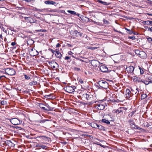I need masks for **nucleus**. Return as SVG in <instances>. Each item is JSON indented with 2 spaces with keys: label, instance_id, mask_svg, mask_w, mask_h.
Masks as SVG:
<instances>
[{
  "label": "nucleus",
  "instance_id": "obj_57",
  "mask_svg": "<svg viewBox=\"0 0 152 152\" xmlns=\"http://www.w3.org/2000/svg\"><path fill=\"white\" fill-rule=\"evenodd\" d=\"M2 35L1 34H0V39L1 38L2 39V40L3 38H2Z\"/></svg>",
  "mask_w": 152,
  "mask_h": 152
},
{
  "label": "nucleus",
  "instance_id": "obj_14",
  "mask_svg": "<svg viewBox=\"0 0 152 152\" xmlns=\"http://www.w3.org/2000/svg\"><path fill=\"white\" fill-rule=\"evenodd\" d=\"M138 56L144 59L146 57L147 55L145 52L141 51Z\"/></svg>",
  "mask_w": 152,
  "mask_h": 152
},
{
  "label": "nucleus",
  "instance_id": "obj_64",
  "mask_svg": "<svg viewBox=\"0 0 152 152\" xmlns=\"http://www.w3.org/2000/svg\"><path fill=\"white\" fill-rule=\"evenodd\" d=\"M8 142H10V143H12V142H11L10 141H9Z\"/></svg>",
  "mask_w": 152,
  "mask_h": 152
},
{
  "label": "nucleus",
  "instance_id": "obj_43",
  "mask_svg": "<svg viewBox=\"0 0 152 152\" xmlns=\"http://www.w3.org/2000/svg\"><path fill=\"white\" fill-rule=\"evenodd\" d=\"M148 80H149L148 81V83L149 84V83H152V80H151V78L149 77V79H148Z\"/></svg>",
  "mask_w": 152,
  "mask_h": 152
},
{
  "label": "nucleus",
  "instance_id": "obj_56",
  "mask_svg": "<svg viewBox=\"0 0 152 152\" xmlns=\"http://www.w3.org/2000/svg\"><path fill=\"white\" fill-rule=\"evenodd\" d=\"M96 144L97 145H99L100 146H101L102 147H103L102 146V145L101 144L99 143H99H96Z\"/></svg>",
  "mask_w": 152,
  "mask_h": 152
},
{
  "label": "nucleus",
  "instance_id": "obj_31",
  "mask_svg": "<svg viewBox=\"0 0 152 152\" xmlns=\"http://www.w3.org/2000/svg\"><path fill=\"white\" fill-rule=\"evenodd\" d=\"M25 78L26 79L28 80L30 79V77L29 76H28L25 74H24Z\"/></svg>",
  "mask_w": 152,
  "mask_h": 152
},
{
  "label": "nucleus",
  "instance_id": "obj_16",
  "mask_svg": "<svg viewBox=\"0 0 152 152\" xmlns=\"http://www.w3.org/2000/svg\"><path fill=\"white\" fill-rule=\"evenodd\" d=\"M68 12L70 13L71 14L73 15H77L78 16H80V15L78 13H77L75 12L74 11H72L70 10H68L67 11Z\"/></svg>",
  "mask_w": 152,
  "mask_h": 152
},
{
  "label": "nucleus",
  "instance_id": "obj_51",
  "mask_svg": "<svg viewBox=\"0 0 152 152\" xmlns=\"http://www.w3.org/2000/svg\"><path fill=\"white\" fill-rule=\"evenodd\" d=\"M135 129H140L141 128L137 126H136Z\"/></svg>",
  "mask_w": 152,
  "mask_h": 152
},
{
  "label": "nucleus",
  "instance_id": "obj_6",
  "mask_svg": "<svg viewBox=\"0 0 152 152\" xmlns=\"http://www.w3.org/2000/svg\"><path fill=\"white\" fill-rule=\"evenodd\" d=\"M90 63L93 66L95 67H99V66L100 64V62L96 60H91V61Z\"/></svg>",
  "mask_w": 152,
  "mask_h": 152
},
{
  "label": "nucleus",
  "instance_id": "obj_8",
  "mask_svg": "<svg viewBox=\"0 0 152 152\" xmlns=\"http://www.w3.org/2000/svg\"><path fill=\"white\" fill-rule=\"evenodd\" d=\"M126 94H125L126 97L127 99H129L130 97L132 96L133 94L131 93L129 89H127L126 91Z\"/></svg>",
  "mask_w": 152,
  "mask_h": 152
},
{
  "label": "nucleus",
  "instance_id": "obj_30",
  "mask_svg": "<svg viewBox=\"0 0 152 152\" xmlns=\"http://www.w3.org/2000/svg\"><path fill=\"white\" fill-rule=\"evenodd\" d=\"M37 137L40 138L44 140H45L46 138H48V137L45 136H40Z\"/></svg>",
  "mask_w": 152,
  "mask_h": 152
},
{
  "label": "nucleus",
  "instance_id": "obj_58",
  "mask_svg": "<svg viewBox=\"0 0 152 152\" xmlns=\"http://www.w3.org/2000/svg\"><path fill=\"white\" fill-rule=\"evenodd\" d=\"M132 34H137V33L135 32H134L133 31V33H132Z\"/></svg>",
  "mask_w": 152,
  "mask_h": 152
},
{
  "label": "nucleus",
  "instance_id": "obj_39",
  "mask_svg": "<svg viewBox=\"0 0 152 152\" xmlns=\"http://www.w3.org/2000/svg\"><path fill=\"white\" fill-rule=\"evenodd\" d=\"M44 9H36V10L37 11L39 12H43Z\"/></svg>",
  "mask_w": 152,
  "mask_h": 152
},
{
  "label": "nucleus",
  "instance_id": "obj_9",
  "mask_svg": "<svg viewBox=\"0 0 152 152\" xmlns=\"http://www.w3.org/2000/svg\"><path fill=\"white\" fill-rule=\"evenodd\" d=\"M124 108L121 107L116 110H114L113 111L115 113L117 114H120V115H122L123 113V111L124 110Z\"/></svg>",
  "mask_w": 152,
  "mask_h": 152
},
{
  "label": "nucleus",
  "instance_id": "obj_2",
  "mask_svg": "<svg viewBox=\"0 0 152 152\" xmlns=\"http://www.w3.org/2000/svg\"><path fill=\"white\" fill-rule=\"evenodd\" d=\"M98 84L100 86L104 88L107 89L108 87V84L107 82L105 81L101 80L99 81Z\"/></svg>",
  "mask_w": 152,
  "mask_h": 152
},
{
  "label": "nucleus",
  "instance_id": "obj_10",
  "mask_svg": "<svg viewBox=\"0 0 152 152\" xmlns=\"http://www.w3.org/2000/svg\"><path fill=\"white\" fill-rule=\"evenodd\" d=\"M100 71L103 72H106L108 71V68L107 67L104 65L99 66V67Z\"/></svg>",
  "mask_w": 152,
  "mask_h": 152
},
{
  "label": "nucleus",
  "instance_id": "obj_13",
  "mask_svg": "<svg viewBox=\"0 0 152 152\" xmlns=\"http://www.w3.org/2000/svg\"><path fill=\"white\" fill-rule=\"evenodd\" d=\"M134 68L133 66H130L126 69L128 73H132L134 70Z\"/></svg>",
  "mask_w": 152,
  "mask_h": 152
},
{
  "label": "nucleus",
  "instance_id": "obj_1",
  "mask_svg": "<svg viewBox=\"0 0 152 152\" xmlns=\"http://www.w3.org/2000/svg\"><path fill=\"white\" fill-rule=\"evenodd\" d=\"M76 87L74 86H67L64 88V90L69 93H72L74 92Z\"/></svg>",
  "mask_w": 152,
  "mask_h": 152
},
{
  "label": "nucleus",
  "instance_id": "obj_53",
  "mask_svg": "<svg viewBox=\"0 0 152 152\" xmlns=\"http://www.w3.org/2000/svg\"><path fill=\"white\" fill-rule=\"evenodd\" d=\"M67 45L68 47H71L72 46L71 45L69 44H67Z\"/></svg>",
  "mask_w": 152,
  "mask_h": 152
},
{
  "label": "nucleus",
  "instance_id": "obj_26",
  "mask_svg": "<svg viewBox=\"0 0 152 152\" xmlns=\"http://www.w3.org/2000/svg\"><path fill=\"white\" fill-rule=\"evenodd\" d=\"M92 127L97 128V124L95 123H92L91 124V125Z\"/></svg>",
  "mask_w": 152,
  "mask_h": 152
},
{
  "label": "nucleus",
  "instance_id": "obj_35",
  "mask_svg": "<svg viewBox=\"0 0 152 152\" xmlns=\"http://www.w3.org/2000/svg\"><path fill=\"white\" fill-rule=\"evenodd\" d=\"M135 111H133L131 113H130L129 115V117H132V115L134 114V113H135Z\"/></svg>",
  "mask_w": 152,
  "mask_h": 152
},
{
  "label": "nucleus",
  "instance_id": "obj_34",
  "mask_svg": "<svg viewBox=\"0 0 152 152\" xmlns=\"http://www.w3.org/2000/svg\"><path fill=\"white\" fill-rule=\"evenodd\" d=\"M141 52V51H140L138 50H135V53L138 55V56H139L140 53Z\"/></svg>",
  "mask_w": 152,
  "mask_h": 152
},
{
  "label": "nucleus",
  "instance_id": "obj_55",
  "mask_svg": "<svg viewBox=\"0 0 152 152\" xmlns=\"http://www.w3.org/2000/svg\"><path fill=\"white\" fill-rule=\"evenodd\" d=\"M149 23L150 24V25L152 26V21H150Z\"/></svg>",
  "mask_w": 152,
  "mask_h": 152
},
{
  "label": "nucleus",
  "instance_id": "obj_52",
  "mask_svg": "<svg viewBox=\"0 0 152 152\" xmlns=\"http://www.w3.org/2000/svg\"><path fill=\"white\" fill-rule=\"evenodd\" d=\"M72 53H72L71 51H70L69 52H68L69 54L70 55H71Z\"/></svg>",
  "mask_w": 152,
  "mask_h": 152
},
{
  "label": "nucleus",
  "instance_id": "obj_19",
  "mask_svg": "<svg viewBox=\"0 0 152 152\" xmlns=\"http://www.w3.org/2000/svg\"><path fill=\"white\" fill-rule=\"evenodd\" d=\"M56 54H55V55L57 58H61L62 56V55L59 51H56Z\"/></svg>",
  "mask_w": 152,
  "mask_h": 152
},
{
  "label": "nucleus",
  "instance_id": "obj_59",
  "mask_svg": "<svg viewBox=\"0 0 152 152\" xmlns=\"http://www.w3.org/2000/svg\"><path fill=\"white\" fill-rule=\"evenodd\" d=\"M147 14H148V15H149L152 16V14H151L147 13Z\"/></svg>",
  "mask_w": 152,
  "mask_h": 152
},
{
  "label": "nucleus",
  "instance_id": "obj_61",
  "mask_svg": "<svg viewBox=\"0 0 152 152\" xmlns=\"http://www.w3.org/2000/svg\"><path fill=\"white\" fill-rule=\"evenodd\" d=\"M77 69L78 71L80 70V69L77 68Z\"/></svg>",
  "mask_w": 152,
  "mask_h": 152
},
{
  "label": "nucleus",
  "instance_id": "obj_12",
  "mask_svg": "<svg viewBox=\"0 0 152 152\" xmlns=\"http://www.w3.org/2000/svg\"><path fill=\"white\" fill-rule=\"evenodd\" d=\"M79 17L81 20L84 22L87 23L90 21L89 19L86 17H85L80 15V16H79Z\"/></svg>",
  "mask_w": 152,
  "mask_h": 152
},
{
  "label": "nucleus",
  "instance_id": "obj_27",
  "mask_svg": "<svg viewBox=\"0 0 152 152\" xmlns=\"http://www.w3.org/2000/svg\"><path fill=\"white\" fill-rule=\"evenodd\" d=\"M150 20L145 21L143 22V23L144 25H150Z\"/></svg>",
  "mask_w": 152,
  "mask_h": 152
},
{
  "label": "nucleus",
  "instance_id": "obj_18",
  "mask_svg": "<svg viewBox=\"0 0 152 152\" xmlns=\"http://www.w3.org/2000/svg\"><path fill=\"white\" fill-rule=\"evenodd\" d=\"M28 18V20L31 23H35L37 22V20L34 19V18Z\"/></svg>",
  "mask_w": 152,
  "mask_h": 152
},
{
  "label": "nucleus",
  "instance_id": "obj_38",
  "mask_svg": "<svg viewBox=\"0 0 152 152\" xmlns=\"http://www.w3.org/2000/svg\"><path fill=\"white\" fill-rule=\"evenodd\" d=\"M129 38L132 39L133 40H134L135 39V36H132L131 37H129Z\"/></svg>",
  "mask_w": 152,
  "mask_h": 152
},
{
  "label": "nucleus",
  "instance_id": "obj_40",
  "mask_svg": "<svg viewBox=\"0 0 152 152\" xmlns=\"http://www.w3.org/2000/svg\"><path fill=\"white\" fill-rule=\"evenodd\" d=\"M0 28L2 29V30L3 31H4V30H5V28H4V26H3V25H1V26H0Z\"/></svg>",
  "mask_w": 152,
  "mask_h": 152
},
{
  "label": "nucleus",
  "instance_id": "obj_41",
  "mask_svg": "<svg viewBox=\"0 0 152 152\" xmlns=\"http://www.w3.org/2000/svg\"><path fill=\"white\" fill-rule=\"evenodd\" d=\"M78 80H79V82L81 84H83V81L82 79L80 78L79 80L78 79Z\"/></svg>",
  "mask_w": 152,
  "mask_h": 152
},
{
  "label": "nucleus",
  "instance_id": "obj_15",
  "mask_svg": "<svg viewBox=\"0 0 152 152\" xmlns=\"http://www.w3.org/2000/svg\"><path fill=\"white\" fill-rule=\"evenodd\" d=\"M45 3L46 4H52L56 6L57 3L52 1H45Z\"/></svg>",
  "mask_w": 152,
  "mask_h": 152
},
{
  "label": "nucleus",
  "instance_id": "obj_32",
  "mask_svg": "<svg viewBox=\"0 0 152 152\" xmlns=\"http://www.w3.org/2000/svg\"><path fill=\"white\" fill-rule=\"evenodd\" d=\"M139 69L140 71V74H142L144 73V71L143 70V69L142 68H141L139 67Z\"/></svg>",
  "mask_w": 152,
  "mask_h": 152
},
{
  "label": "nucleus",
  "instance_id": "obj_54",
  "mask_svg": "<svg viewBox=\"0 0 152 152\" xmlns=\"http://www.w3.org/2000/svg\"><path fill=\"white\" fill-rule=\"evenodd\" d=\"M149 39H151V40L152 42V38H151V37L148 38V40H149Z\"/></svg>",
  "mask_w": 152,
  "mask_h": 152
},
{
  "label": "nucleus",
  "instance_id": "obj_37",
  "mask_svg": "<svg viewBox=\"0 0 152 152\" xmlns=\"http://www.w3.org/2000/svg\"><path fill=\"white\" fill-rule=\"evenodd\" d=\"M49 121V120H48V119H45V120H42L40 121V123H44L45 122V121Z\"/></svg>",
  "mask_w": 152,
  "mask_h": 152
},
{
  "label": "nucleus",
  "instance_id": "obj_45",
  "mask_svg": "<svg viewBox=\"0 0 152 152\" xmlns=\"http://www.w3.org/2000/svg\"><path fill=\"white\" fill-rule=\"evenodd\" d=\"M148 31L151 32H152V27L151 28H148Z\"/></svg>",
  "mask_w": 152,
  "mask_h": 152
},
{
  "label": "nucleus",
  "instance_id": "obj_36",
  "mask_svg": "<svg viewBox=\"0 0 152 152\" xmlns=\"http://www.w3.org/2000/svg\"><path fill=\"white\" fill-rule=\"evenodd\" d=\"M103 22L104 23L106 24H108L109 23V22L107 20L104 19H103Z\"/></svg>",
  "mask_w": 152,
  "mask_h": 152
},
{
  "label": "nucleus",
  "instance_id": "obj_22",
  "mask_svg": "<svg viewBox=\"0 0 152 152\" xmlns=\"http://www.w3.org/2000/svg\"><path fill=\"white\" fill-rule=\"evenodd\" d=\"M99 3L105 5H108L110 4L109 3H107L106 2L102 1H99Z\"/></svg>",
  "mask_w": 152,
  "mask_h": 152
},
{
  "label": "nucleus",
  "instance_id": "obj_21",
  "mask_svg": "<svg viewBox=\"0 0 152 152\" xmlns=\"http://www.w3.org/2000/svg\"><path fill=\"white\" fill-rule=\"evenodd\" d=\"M97 128L99 129H100L101 130H105V128L100 125H98L97 124Z\"/></svg>",
  "mask_w": 152,
  "mask_h": 152
},
{
  "label": "nucleus",
  "instance_id": "obj_50",
  "mask_svg": "<svg viewBox=\"0 0 152 152\" xmlns=\"http://www.w3.org/2000/svg\"><path fill=\"white\" fill-rule=\"evenodd\" d=\"M15 44L16 43L15 42H12L11 43V45L13 46H14Z\"/></svg>",
  "mask_w": 152,
  "mask_h": 152
},
{
  "label": "nucleus",
  "instance_id": "obj_3",
  "mask_svg": "<svg viewBox=\"0 0 152 152\" xmlns=\"http://www.w3.org/2000/svg\"><path fill=\"white\" fill-rule=\"evenodd\" d=\"M10 121L12 124L15 125L19 124L22 122V121L16 118L11 119L10 120Z\"/></svg>",
  "mask_w": 152,
  "mask_h": 152
},
{
  "label": "nucleus",
  "instance_id": "obj_42",
  "mask_svg": "<svg viewBox=\"0 0 152 152\" xmlns=\"http://www.w3.org/2000/svg\"><path fill=\"white\" fill-rule=\"evenodd\" d=\"M40 147L43 149H45L46 148V146L45 145H42L40 146Z\"/></svg>",
  "mask_w": 152,
  "mask_h": 152
},
{
  "label": "nucleus",
  "instance_id": "obj_4",
  "mask_svg": "<svg viewBox=\"0 0 152 152\" xmlns=\"http://www.w3.org/2000/svg\"><path fill=\"white\" fill-rule=\"evenodd\" d=\"M5 72L6 74L10 75H14L16 73L15 69L11 68L6 69L5 70Z\"/></svg>",
  "mask_w": 152,
  "mask_h": 152
},
{
  "label": "nucleus",
  "instance_id": "obj_47",
  "mask_svg": "<svg viewBox=\"0 0 152 152\" xmlns=\"http://www.w3.org/2000/svg\"><path fill=\"white\" fill-rule=\"evenodd\" d=\"M70 59V57L69 56H66L65 58V59L66 60H68Z\"/></svg>",
  "mask_w": 152,
  "mask_h": 152
},
{
  "label": "nucleus",
  "instance_id": "obj_7",
  "mask_svg": "<svg viewBox=\"0 0 152 152\" xmlns=\"http://www.w3.org/2000/svg\"><path fill=\"white\" fill-rule=\"evenodd\" d=\"M96 109L99 110H103L105 106L103 103H100L97 104L95 106Z\"/></svg>",
  "mask_w": 152,
  "mask_h": 152
},
{
  "label": "nucleus",
  "instance_id": "obj_23",
  "mask_svg": "<svg viewBox=\"0 0 152 152\" xmlns=\"http://www.w3.org/2000/svg\"><path fill=\"white\" fill-rule=\"evenodd\" d=\"M37 83V82L36 81H34L29 83V84L31 86H32L36 85Z\"/></svg>",
  "mask_w": 152,
  "mask_h": 152
},
{
  "label": "nucleus",
  "instance_id": "obj_17",
  "mask_svg": "<svg viewBox=\"0 0 152 152\" xmlns=\"http://www.w3.org/2000/svg\"><path fill=\"white\" fill-rule=\"evenodd\" d=\"M73 35L75 36L78 37L79 36H81V33L80 32H78L77 30L74 31L73 33Z\"/></svg>",
  "mask_w": 152,
  "mask_h": 152
},
{
  "label": "nucleus",
  "instance_id": "obj_49",
  "mask_svg": "<svg viewBox=\"0 0 152 152\" xmlns=\"http://www.w3.org/2000/svg\"><path fill=\"white\" fill-rule=\"evenodd\" d=\"M61 46V45L59 43H58L56 45V47H59Z\"/></svg>",
  "mask_w": 152,
  "mask_h": 152
},
{
  "label": "nucleus",
  "instance_id": "obj_44",
  "mask_svg": "<svg viewBox=\"0 0 152 152\" xmlns=\"http://www.w3.org/2000/svg\"><path fill=\"white\" fill-rule=\"evenodd\" d=\"M37 31L38 32H44L45 31V30H44L41 29V30H38Z\"/></svg>",
  "mask_w": 152,
  "mask_h": 152
},
{
  "label": "nucleus",
  "instance_id": "obj_62",
  "mask_svg": "<svg viewBox=\"0 0 152 152\" xmlns=\"http://www.w3.org/2000/svg\"><path fill=\"white\" fill-rule=\"evenodd\" d=\"M148 41L150 43H151V39H149V40H148Z\"/></svg>",
  "mask_w": 152,
  "mask_h": 152
},
{
  "label": "nucleus",
  "instance_id": "obj_29",
  "mask_svg": "<svg viewBox=\"0 0 152 152\" xmlns=\"http://www.w3.org/2000/svg\"><path fill=\"white\" fill-rule=\"evenodd\" d=\"M147 96V95H146L145 94H143L141 95V99H145Z\"/></svg>",
  "mask_w": 152,
  "mask_h": 152
},
{
  "label": "nucleus",
  "instance_id": "obj_11",
  "mask_svg": "<svg viewBox=\"0 0 152 152\" xmlns=\"http://www.w3.org/2000/svg\"><path fill=\"white\" fill-rule=\"evenodd\" d=\"M49 63L51 67L53 69L58 67V64L56 62L52 61L49 62Z\"/></svg>",
  "mask_w": 152,
  "mask_h": 152
},
{
  "label": "nucleus",
  "instance_id": "obj_25",
  "mask_svg": "<svg viewBox=\"0 0 152 152\" xmlns=\"http://www.w3.org/2000/svg\"><path fill=\"white\" fill-rule=\"evenodd\" d=\"M45 106H46L47 107V108H46V110H44L49 111L51 110V108L48 104H46Z\"/></svg>",
  "mask_w": 152,
  "mask_h": 152
},
{
  "label": "nucleus",
  "instance_id": "obj_28",
  "mask_svg": "<svg viewBox=\"0 0 152 152\" xmlns=\"http://www.w3.org/2000/svg\"><path fill=\"white\" fill-rule=\"evenodd\" d=\"M125 29L127 31H128L129 32H128V33L130 34H132V33H133V31L132 30H130L129 29L126 28H125Z\"/></svg>",
  "mask_w": 152,
  "mask_h": 152
},
{
  "label": "nucleus",
  "instance_id": "obj_46",
  "mask_svg": "<svg viewBox=\"0 0 152 152\" xmlns=\"http://www.w3.org/2000/svg\"><path fill=\"white\" fill-rule=\"evenodd\" d=\"M143 82L146 85H147L149 84L148 83V81H145L144 82Z\"/></svg>",
  "mask_w": 152,
  "mask_h": 152
},
{
  "label": "nucleus",
  "instance_id": "obj_60",
  "mask_svg": "<svg viewBox=\"0 0 152 152\" xmlns=\"http://www.w3.org/2000/svg\"><path fill=\"white\" fill-rule=\"evenodd\" d=\"M96 48H96V47H95V48H92L93 49H96Z\"/></svg>",
  "mask_w": 152,
  "mask_h": 152
},
{
  "label": "nucleus",
  "instance_id": "obj_33",
  "mask_svg": "<svg viewBox=\"0 0 152 152\" xmlns=\"http://www.w3.org/2000/svg\"><path fill=\"white\" fill-rule=\"evenodd\" d=\"M130 126L132 128L135 129L136 127V126L133 124H130Z\"/></svg>",
  "mask_w": 152,
  "mask_h": 152
},
{
  "label": "nucleus",
  "instance_id": "obj_48",
  "mask_svg": "<svg viewBox=\"0 0 152 152\" xmlns=\"http://www.w3.org/2000/svg\"><path fill=\"white\" fill-rule=\"evenodd\" d=\"M51 52H52L53 53H54H54H55V52H56V51H55V50H52V49H51Z\"/></svg>",
  "mask_w": 152,
  "mask_h": 152
},
{
  "label": "nucleus",
  "instance_id": "obj_63",
  "mask_svg": "<svg viewBox=\"0 0 152 152\" xmlns=\"http://www.w3.org/2000/svg\"><path fill=\"white\" fill-rule=\"evenodd\" d=\"M150 146L151 147H152V144H151Z\"/></svg>",
  "mask_w": 152,
  "mask_h": 152
},
{
  "label": "nucleus",
  "instance_id": "obj_20",
  "mask_svg": "<svg viewBox=\"0 0 152 152\" xmlns=\"http://www.w3.org/2000/svg\"><path fill=\"white\" fill-rule=\"evenodd\" d=\"M45 104H43L42 103H39L38 104V106L39 107H40L43 110H46V108L43 107V106H45Z\"/></svg>",
  "mask_w": 152,
  "mask_h": 152
},
{
  "label": "nucleus",
  "instance_id": "obj_5",
  "mask_svg": "<svg viewBox=\"0 0 152 152\" xmlns=\"http://www.w3.org/2000/svg\"><path fill=\"white\" fill-rule=\"evenodd\" d=\"M82 96L84 97L85 98L86 100L88 101H90V103L91 104H93L94 102L91 101V98L93 97V96L90 93L89 94H84Z\"/></svg>",
  "mask_w": 152,
  "mask_h": 152
},
{
  "label": "nucleus",
  "instance_id": "obj_24",
  "mask_svg": "<svg viewBox=\"0 0 152 152\" xmlns=\"http://www.w3.org/2000/svg\"><path fill=\"white\" fill-rule=\"evenodd\" d=\"M102 121L103 123H105L108 124H110V122L109 121L105 119H102Z\"/></svg>",
  "mask_w": 152,
  "mask_h": 152
}]
</instances>
